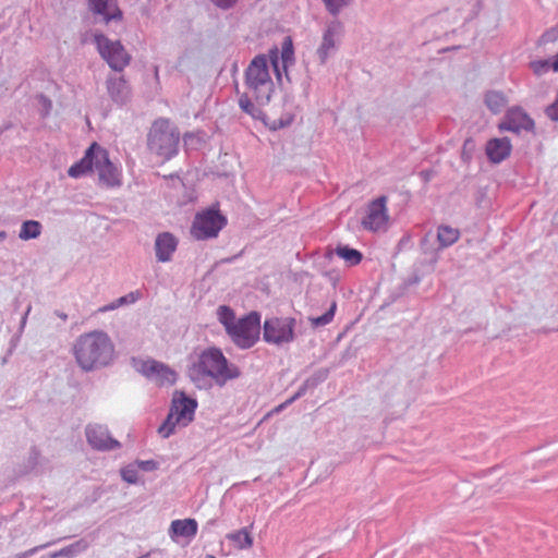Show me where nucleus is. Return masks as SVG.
<instances>
[{
    "mask_svg": "<svg viewBox=\"0 0 558 558\" xmlns=\"http://www.w3.org/2000/svg\"><path fill=\"white\" fill-rule=\"evenodd\" d=\"M251 98L253 97L250 93L241 94L239 97V106L245 113H247L252 118L260 119L263 116V111L260 110L259 107L262 105H258L257 102L254 104Z\"/></svg>",
    "mask_w": 558,
    "mask_h": 558,
    "instance_id": "obj_28",
    "label": "nucleus"
},
{
    "mask_svg": "<svg viewBox=\"0 0 558 558\" xmlns=\"http://www.w3.org/2000/svg\"><path fill=\"white\" fill-rule=\"evenodd\" d=\"M111 347V340L105 331L94 330L78 338L76 349H108Z\"/></svg>",
    "mask_w": 558,
    "mask_h": 558,
    "instance_id": "obj_21",
    "label": "nucleus"
},
{
    "mask_svg": "<svg viewBox=\"0 0 558 558\" xmlns=\"http://www.w3.org/2000/svg\"><path fill=\"white\" fill-rule=\"evenodd\" d=\"M54 314L60 317L63 322L68 319V315L63 312L56 311Z\"/></svg>",
    "mask_w": 558,
    "mask_h": 558,
    "instance_id": "obj_42",
    "label": "nucleus"
},
{
    "mask_svg": "<svg viewBox=\"0 0 558 558\" xmlns=\"http://www.w3.org/2000/svg\"><path fill=\"white\" fill-rule=\"evenodd\" d=\"M94 169L97 171L99 181L107 186H119L121 184L120 171L110 161L108 151L98 145Z\"/></svg>",
    "mask_w": 558,
    "mask_h": 558,
    "instance_id": "obj_14",
    "label": "nucleus"
},
{
    "mask_svg": "<svg viewBox=\"0 0 558 558\" xmlns=\"http://www.w3.org/2000/svg\"><path fill=\"white\" fill-rule=\"evenodd\" d=\"M122 477L128 483H135L137 481V474L134 470H123Z\"/></svg>",
    "mask_w": 558,
    "mask_h": 558,
    "instance_id": "obj_36",
    "label": "nucleus"
},
{
    "mask_svg": "<svg viewBox=\"0 0 558 558\" xmlns=\"http://www.w3.org/2000/svg\"><path fill=\"white\" fill-rule=\"evenodd\" d=\"M512 149L508 137L493 138L486 144V155L494 163H499L510 156Z\"/></svg>",
    "mask_w": 558,
    "mask_h": 558,
    "instance_id": "obj_17",
    "label": "nucleus"
},
{
    "mask_svg": "<svg viewBox=\"0 0 558 558\" xmlns=\"http://www.w3.org/2000/svg\"><path fill=\"white\" fill-rule=\"evenodd\" d=\"M386 203V196H380L377 199L369 203L366 216L362 220V225L365 229L373 232L387 230L389 223V216Z\"/></svg>",
    "mask_w": 558,
    "mask_h": 558,
    "instance_id": "obj_10",
    "label": "nucleus"
},
{
    "mask_svg": "<svg viewBox=\"0 0 558 558\" xmlns=\"http://www.w3.org/2000/svg\"><path fill=\"white\" fill-rule=\"evenodd\" d=\"M106 88L110 99L117 105H124L131 98V87L124 75L110 74L106 78Z\"/></svg>",
    "mask_w": 558,
    "mask_h": 558,
    "instance_id": "obj_15",
    "label": "nucleus"
},
{
    "mask_svg": "<svg viewBox=\"0 0 558 558\" xmlns=\"http://www.w3.org/2000/svg\"><path fill=\"white\" fill-rule=\"evenodd\" d=\"M32 311V305H28L27 308H26V312L24 313L22 319H21V326L24 327L25 324H26V320H27V316L28 314L31 313Z\"/></svg>",
    "mask_w": 558,
    "mask_h": 558,
    "instance_id": "obj_40",
    "label": "nucleus"
},
{
    "mask_svg": "<svg viewBox=\"0 0 558 558\" xmlns=\"http://www.w3.org/2000/svg\"><path fill=\"white\" fill-rule=\"evenodd\" d=\"M134 369L159 386L172 385L177 380V374L167 365L151 359H133Z\"/></svg>",
    "mask_w": 558,
    "mask_h": 558,
    "instance_id": "obj_9",
    "label": "nucleus"
},
{
    "mask_svg": "<svg viewBox=\"0 0 558 558\" xmlns=\"http://www.w3.org/2000/svg\"><path fill=\"white\" fill-rule=\"evenodd\" d=\"M498 128L500 131L520 134L522 132H533L535 123L521 107H512L507 110Z\"/></svg>",
    "mask_w": 558,
    "mask_h": 558,
    "instance_id": "obj_12",
    "label": "nucleus"
},
{
    "mask_svg": "<svg viewBox=\"0 0 558 558\" xmlns=\"http://www.w3.org/2000/svg\"><path fill=\"white\" fill-rule=\"evenodd\" d=\"M219 322L225 326L232 341L242 349H250L260 337V314L251 312L236 319L234 312L227 305H220L217 310Z\"/></svg>",
    "mask_w": 558,
    "mask_h": 558,
    "instance_id": "obj_1",
    "label": "nucleus"
},
{
    "mask_svg": "<svg viewBox=\"0 0 558 558\" xmlns=\"http://www.w3.org/2000/svg\"><path fill=\"white\" fill-rule=\"evenodd\" d=\"M80 549H81V543L77 542L75 544H72V545L64 547V548L60 549L59 551L54 553L52 555V557L53 558L61 557V556L73 557Z\"/></svg>",
    "mask_w": 558,
    "mask_h": 558,
    "instance_id": "obj_33",
    "label": "nucleus"
},
{
    "mask_svg": "<svg viewBox=\"0 0 558 558\" xmlns=\"http://www.w3.org/2000/svg\"><path fill=\"white\" fill-rule=\"evenodd\" d=\"M244 84L258 105H267L274 93V82L268 70V59L265 54L256 56L244 73Z\"/></svg>",
    "mask_w": 558,
    "mask_h": 558,
    "instance_id": "obj_4",
    "label": "nucleus"
},
{
    "mask_svg": "<svg viewBox=\"0 0 558 558\" xmlns=\"http://www.w3.org/2000/svg\"><path fill=\"white\" fill-rule=\"evenodd\" d=\"M7 239V232L5 231H0V241H3Z\"/></svg>",
    "mask_w": 558,
    "mask_h": 558,
    "instance_id": "obj_43",
    "label": "nucleus"
},
{
    "mask_svg": "<svg viewBox=\"0 0 558 558\" xmlns=\"http://www.w3.org/2000/svg\"><path fill=\"white\" fill-rule=\"evenodd\" d=\"M558 40V24L546 31L538 39V45H546Z\"/></svg>",
    "mask_w": 558,
    "mask_h": 558,
    "instance_id": "obj_32",
    "label": "nucleus"
},
{
    "mask_svg": "<svg viewBox=\"0 0 558 558\" xmlns=\"http://www.w3.org/2000/svg\"><path fill=\"white\" fill-rule=\"evenodd\" d=\"M89 9L102 16L106 23L121 20L122 12L117 5V0H88Z\"/></svg>",
    "mask_w": 558,
    "mask_h": 558,
    "instance_id": "obj_18",
    "label": "nucleus"
},
{
    "mask_svg": "<svg viewBox=\"0 0 558 558\" xmlns=\"http://www.w3.org/2000/svg\"><path fill=\"white\" fill-rule=\"evenodd\" d=\"M336 310H337V302L332 301L330 303L328 310L323 315L311 318L312 325L317 327V326H325V325L329 324L335 316Z\"/></svg>",
    "mask_w": 558,
    "mask_h": 558,
    "instance_id": "obj_30",
    "label": "nucleus"
},
{
    "mask_svg": "<svg viewBox=\"0 0 558 558\" xmlns=\"http://www.w3.org/2000/svg\"><path fill=\"white\" fill-rule=\"evenodd\" d=\"M267 59L271 63L276 73V77L279 82H281L282 78V71L284 72L287 78L290 81L288 68L294 63V49L292 39L290 37H286L282 41L281 52H279L277 47H274L269 50Z\"/></svg>",
    "mask_w": 558,
    "mask_h": 558,
    "instance_id": "obj_11",
    "label": "nucleus"
},
{
    "mask_svg": "<svg viewBox=\"0 0 558 558\" xmlns=\"http://www.w3.org/2000/svg\"><path fill=\"white\" fill-rule=\"evenodd\" d=\"M138 298H140L138 292H130L126 295H123V296L117 299V304L119 305V307H121L123 305H128V304H133L138 300Z\"/></svg>",
    "mask_w": 558,
    "mask_h": 558,
    "instance_id": "obj_34",
    "label": "nucleus"
},
{
    "mask_svg": "<svg viewBox=\"0 0 558 558\" xmlns=\"http://www.w3.org/2000/svg\"><path fill=\"white\" fill-rule=\"evenodd\" d=\"M198 525L195 519L173 520L170 524L169 535L172 541L179 537L193 538L197 534Z\"/></svg>",
    "mask_w": 558,
    "mask_h": 558,
    "instance_id": "obj_22",
    "label": "nucleus"
},
{
    "mask_svg": "<svg viewBox=\"0 0 558 558\" xmlns=\"http://www.w3.org/2000/svg\"><path fill=\"white\" fill-rule=\"evenodd\" d=\"M296 320L293 317H268L263 324V339L270 345L289 344L294 339Z\"/></svg>",
    "mask_w": 558,
    "mask_h": 558,
    "instance_id": "obj_7",
    "label": "nucleus"
},
{
    "mask_svg": "<svg viewBox=\"0 0 558 558\" xmlns=\"http://www.w3.org/2000/svg\"><path fill=\"white\" fill-rule=\"evenodd\" d=\"M205 558H216V557L213 555H207Z\"/></svg>",
    "mask_w": 558,
    "mask_h": 558,
    "instance_id": "obj_44",
    "label": "nucleus"
},
{
    "mask_svg": "<svg viewBox=\"0 0 558 558\" xmlns=\"http://www.w3.org/2000/svg\"><path fill=\"white\" fill-rule=\"evenodd\" d=\"M547 117L553 121H558V95L556 100L545 110Z\"/></svg>",
    "mask_w": 558,
    "mask_h": 558,
    "instance_id": "obj_35",
    "label": "nucleus"
},
{
    "mask_svg": "<svg viewBox=\"0 0 558 558\" xmlns=\"http://www.w3.org/2000/svg\"><path fill=\"white\" fill-rule=\"evenodd\" d=\"M227 538L231 541L234 544L235 548L240 550L248 549L253 546V537L247 527H243L239 531L229 533L227 535Z\"/></svg>",
    "mask_w": 558,
    "mask_h": 558,
    "instance_id": "obj_24",
    "label": "nucleus"
},
{
    "mask_svg": "<svg viewBox=\"0 0 558 558\" xmlns=\"http://www.w3.org/2000/svg\"><path fill=\"white\" fill-rule=\"evenodd\" d=\"M226 223V217L210 208L195 216L191 233L197 240L216 238Z\"/></svg>",
    "mask_w": 558,
    "mask_h": 558,
    "instance_id": "obj_8",
    "label": "nucleus"
},
{
    "mask_svg": "<svg viewBox=\"0 0 558 558\" xmlns=\"http://www.w3.org/2000/svg\"><path fill=\"white\" fill-rule=\"evenodd\" d=\"M300 396V393H296L295 396H293L291 399H289L288 401H286L284 403L280 404L276 411H279L281 409H283L287 404H290L292 401H294L298 397Z\"/></svg>",
    "mask_w": 558,
    "mask_h": 558,
    "instance_id": "obj_41",
    "label": "nucleus"
},
{
    "mask_svg": "<svg viewBox=\"0 0 558 558\" xmlns=\"http://www.w3.org/2000/svg\"><path fill=\"white\" fill-rule=\"evenodd\" d=\"M343 25L340 21L335 20L327 24L322 43L316 50V54L320 64H325L330 56L337 50V44L342 35Z\"/></svg>",
    "mask_w": 558,
    "mask_h": 558,
    "instance_id": "obj_13",
    "label": "nucleus"
},
{
    "mask_svg": "<svg viewBox=\"0 0 558 558\" xmlns=\"http://www.w3.org/2000/svg\"><path fill=\"white\" fill-rule=\"evenodd\" d=\"M180 132L169 120L159 118L154 121L147 135V147L150 153L163 161L170 160L179 151Z\"/></svg>",
    "mask_w": 558,
    "mask_h": 558,
    "instance_id": "obj_3",
    "label": "nucleus"
},
{
    "mask_svg": "<svg viewBox=\"0 0 558 558\" xmlns=\"http://www.w3.org/2000/svg\"><path fill=\"white\" fill-rule=\"evenodd\" d=\"M322 1L325 4L327 11L333 16H337L342 11V9L350 5V3L352 2V0H322Z\"/></svg>",
    "mask_w": 558,
    "mask_h": 558,
    "instance_id": "obj_31",
    "label": "nucleus"
},
{
    "mask_svg": "<svg viewBox=\"0 0 558 558\" xmlns=\"http://www.w3.org/2000/svg\"><path fill=\"white\" fill-rule=\"evenodd\" d=\"M86 437L88 444L98 450H110L119 447V442L111 438L107 428L101 425H88Z\"/></svg>",
    "mask_w": 558,
    "mask_h": 558,
    "instance_id": "obj_16",
    "label": "nucleus"
},
{
    "mask_svg": "<svg viewBox=\"0 0 558 558\" xmlns=\"http://www.w3.org/2000/svg\"><path fill=\"white\" fill-rule=\"evenodd\" d=\"M508 104L507 97L497 90H490L485 94V105L493 113H499Z\"/></svg>",
    "mask_w": 558,
    "mask_h": 558,
    "instance_id": "obj_25",
    "label": "nucleus"
},
{
    "mask_svg": "<svg viewBox=\"0 0 558 558\" xmlns=\"http://www.w3.org/2000/svg\"><path fill=\"white\" fill-rule=\"evenodd\" d=\"M214 4L221 9H229L234 5L236 0H210Z\"/></svg>",
    "mask_w": 558,
    "mask_h": 558,
    "instance_id": "obj_37",
    "label": "nucleus"
},
{
    "mask_svg": "<svg viewBox=\"0 0 558 558\" xmlns=\"http://www.w3.org/2000/svg\"><path fill=\"white\" fill-rule=\"evenodd\" d=\"M177 239L169 232L160 233L155 241L156 258L160 263L171 259L172 254L177 250Z\"/></svg>",
    "mask_w": 558,
    "mask_h": 558,
    "instance_id": "obj_19",
    "label": "nucleus"
},
{
    "mask_svg": "<svg viewBox=\"0 0 558 558\" xmlns=\"http://www.w3.org/2000/svg\"><path fill=\"white\" fill-rule=\"evenodd\" d=\"M140 465L144 469V470H150L155 466V462L154 461H142L140 463Z\"/></svg>",
    "mask_w": 558,
    "mask_h": 558,
    "instance_id": "obj_39",
    "label": "nucleus"
},
{
    "mask_svg": "<svg viewBox=\"0 0 558 558\" xmlns=\"http://www.w3.org/2000/svg\"><path fill=\"white\" fill-rule=\"evenodd\" d=\"M94 43L100 57L114 72H122L130 64L132 57L120 40H111L101 33H95Z\"/></svg>",
    "mask_w": 558,
    "mask_h": 558,
    "instance_id": "obj_6",
    "label": "nucleus"
},
{
    "mask_svg": "<svg viewBox=\"0 0 558 558\" xmlns=\"http://www.w3.org/2000/svg\"><path fill=\"white\" fill-rule=\"evenodd\" d=\"M43 231V226L37 220H26L22 223L19 238L23 241L37 239Z\"/></svg>",
    "mask_w": 558,
    "mask_h": 558,
    "instance_id": "obj_26",
    "label": "nucleus"
},
{
    "mask_svg": "<svg viewBox=\"0 0 558 558\" xmlns=\"http://www.w3.org/2000/svg\"><path fill=\"white\" fill-rule=\"evenodd\" d=\"M117 308H119V305L117 304V300H114L113 302L100 307L98 311L100 313H106V312L114 311Z\"/></svg>",
    "mask_w": 558,
    "mask_h": 558,
    "instance_id": "obj_38",
    "label": "nucleus"
},
{
    "mask_svg": "<svg viewBox=\"0 0 558 558\" xmlns=\"http://www.w3.org/2000/svg\"><path fill=\"white\" fill-rule=\"evenodd\" d=\"M193 380L203 376L211 377L219 386L240 376L239 368L229 364L221 351H203L199 360L190 369Z\"/></svg>",
    "mask_w": 558,
    "mask_h": 558,
    "instance_id": "obj_2",
    "label": "nucleus"
},
{
    "mask_svg": "<svg viewBox=\"0 0 558 558\" xmlns=\"http://www.w3.org/2000/svg\"><path fill=\"white\" fill-rule=\"evenodd\" d=\"M98 149V144L93 143L87 150L85 151L84 157L72 165L69 170L68 174L71 178H80L84 175L85 173L92 171L95 167V160H96V151Z\"/></svg>",
    "mask_w": 558,
    "mask_h": 558,
    "instance_id": "obj_20",
    "label": "nucleus"
},
{
    "mask_svg": "<svg viewBox=\"0 0 558 558\" xmlns=\"http://www.w3.org/2000/svg\"><path fill=\"white\" fill-rule=\"evenodd\" d=\"M336 254L344 259L349 266H355L362 260V253L347 245H338L335 250Z\"/></svg>",
    "mask_w": 558,
    "mask_h": 558,
    "instance_id": "obj_29",
    "label": "nucleus"
},
{
    "mask_svg": "<svg viewBox=\"0 0 558 558\" xmlns=\"http://www.w3.org/2000/svg\"><path fill=\"white\" fill-rule=\"evenodd\" d=\"M460 232L458 229L449 226H440L437 231V240L440 247H448L459 240Z\"/></svg>",
    "mask_w": 558,
    "mask_h": 558,
    "instance_id": "obj_27",
    "label": "nucleus"
},
{
    "mask_svg": "<svg viewBox=\"0 0 558 558\" xmlns=\"http://www.w3.org/2000/svg\"><path fill=\"white\" fill-rule=\"evenodd\" d=\"M107 352L108 351H75V356L83 369L90 371L107 364L102 356L104 353Z\"/></svg>",
    "mask_w": 558,
    "mask_h": 558,
    "instance_id": "obj_23",
    "label": "nucleus"
},
{
    "mask_svg": "<svg viewBox=\"0 0 558 558\" xmlns=\"http://www.w3.org/2000/svg\"><path fill=\"white\" fill-rule=\"evenodd\" d=\"M197 402L187 398L183 392L175 391L172 399V405L165 423L158 428V433L163 437H169L177 426H186L192 422Z\"/></svg>",
    "mask_w": 558,
    "mask_h": 558,
    "instance_id": "obj_5",
    "label": "nucleus"
}]
</instances>
